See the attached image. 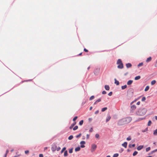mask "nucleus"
Returning <instances> with one entry per match:
<instances>
[{
    "mask_svg": "<svg viewBox=\"0 0 157 157\" xmlns=\"http://www.w3.org/2000/svg\"><path fill=\"white\" fill-rule=\"evenodd\" d=\"M105 89L107 90H109L110 87L109 85H105Z\"/></svg>",
    "mask_w": 157,
    "mask_h": 157,
    "instance_id": "15",
    "label": "nucleus"
},
{
    "mask_svg": "<svg viewBox=\"0 0 157 157\" xmlns=\"http://www.w3.org/2000/svg\"><path fill=\"white\" fill-rule=\"evenodd\" d=\"M68 155L67 151L66 150L64 152V156H67Z\"/></svg>",
    "mask_w": 157,
    "mask_h": 157,
    "instance_id": "25",
    "label": "nucleus"
},
{
    "mask_svg": "<svg viewBox=\"0 0 157 157\" xmlns=\"http://www.w3.org/2000/svg\"><path fill=\"white\" fill-rule=\"evenodd\" d=\"M48 148V147H45L44 148V151L46 150Z\"/></svg>",
    "mask_w": 157,
    "mask_h": 157,
    "instance_id": "64",
    "label": "nucleus"
},
{
    "mask_svg": "<svg viewBox=\"0 0 157 157\" xmlns=\"http://www.w3.org/2000/svg\"><path fill=\"white\" fill-rule=\"evenodd\" d=\"M133 81L132 80H129L127 82V84L128 85H131Z\"/></svg>",
    "mask_w": 157,
    "mask_h": 157,
    "instance_id": "13",
    "label": "nucleus"
},
{
    "mask_svg": "<svg viewBox=\"0 0 157 157\" xmlns=\"http://www.w3.org/2000/svg\"><path fill=\"white\" fill-rule=\"evenodd\" d=\"M94 96H93V95L90 98L89 100H93V99H94Z\"/></svg>",
    "mask_w": 157,
    "mask_h": 157,
    "instance_id": "38",
    "label": "nucleus"
},
{
    "mask_svg": "<svg viewBox=\"0 0 157 157\" xmlns=\"http://www.w3.org/2000/svg\"><path fill=\"white\" fill-rule=\"evenodd\" d=\"M39 157H43V155L42 154H40L39 155Z\"/></svg>",
    "mask_w": 157,
    "mask_h": 157,
    "instance_id": "55",
    "label": "nucleus"
},
{
    "mask_svg": "<svg viewBox=\"0 0 157 157\" xmlns=\"http://www.w3.org/2000/svg\"><path fill=\"white\" fill-rule=\"evenodd\" d=\"M157 151V149H155V150L153 151V152H155L156 151Z\"/></svg>",
    "mask_w": 157,
    "mask_h": 157,
    "instance_id": "62",
    "label": "nucleus"
},
{
    "mask_svg": "<svg viewBox=\"0 0 157 157\" xmlns=\"http://www.w3.org/2000/svg\"><path fill=\"white\" fill-rule=\"evenodd\" d=\"M84 51H85V52H88V50H87V49H86V48H84Z\"/></svg>",
    "mask_w": 157,
    "mask_h": 157,
    "instance_id": "50",
    "label": "nucleus"
},
{
    "mask_svg": "<svg viewBox=\"0 0 157 157\" xmlns=\"http://www.w3.org/2000/svg\"><path fill=\"white\" fill-rule=\"evenodd\" d=\"M83 120H82L80 121L79 123V125H82L83 124Z\"/></svg>",
    "mask_w": 157,
    "mask_h": 157,
    "instance_id": "28",
    "label": "nucleus"
},
{
    "mask_svg": "<svg viewBox=\"0 0 157 157\" xmlns=\"http://www.w3.org/2000/svg\"><path fill=\"white\" fill-rule=\"evenodd\" d=\"M8 152H9V150H7L6 151V153L5 154H6V155H7V154H8Z\"/></svg>",
    "mask_w": 157,
    "mask_h": 157,
    "instance_id": "60",
    "label": "nucleus"
},
{
    "mask_svg": "<svg viewBox=\"0 0 157 157\" xmlns=\"http://www.w3.org/2000/svg\"><path fill=\"white\" fill-rule=\"evenodd\" d=\"M146 100V98L144 97H143L141 99V101H145Z\"/></svg>",
    "mask_w": 157,
    "mask_h": 157,
    "instance_id": "44",
    "label": "nucleus"
},
{
    "mask_svg": "<svg viewBox=\"0 0 157 157\" xmlns=\"http://www.w3.org/2000/svg\"><path fill=\"white\" fill-rule=\"evenodd\" d=\"M115 82L114 83L115 84H116L117 85H118L119 84V82L117 81L116 78L114 79Z\"/></svg>",
    "mask_w": 157,
    "mask_h": 157,
    "instance_id": "16",
    "label": "nucleus"
},
{
    "mask_svg": "<svg viewBox=\"0 0 157 157\" xmlns=\"http://www.w3.org/2000/svg\"><path fill=\"white\" fill-rule=\"evenodd\" d=\"M153 134L155 136H156L157 135V129H155L154 131Z\"/></svg>",
    "mask_w": 157,
    "mask_h": 157,
    "instance_id": "23",
    "label": "nucleus"
},
{
    "mask_svg": "<svg viewBox=\"0 0 157 157\" xmlns=\"http://www.w3.org/2000/svg\"><path fill=\"white\" fill-rule=\"evenodd\" d=\"M66 149V147H64L61 150V153H62Z\"/></svg>",
    "mask_w": 157,
    "mask_h": 157,
    "instance_id": "34",
    "label": "nucleus"
},
{
    "mask_svg": "<svg viewBox=\"0 0 157 157\" xmlns=\"http://www.w3.org/2000/svg\"><path fill=\"white\" fill-rule=\"evenodd\" d=\"M106 93V92L105 91H103L102 92V94H105Z\"/></svg>",
    "mask_w": 157,
    "mask_h": 157,
    "instance_id": "49",
    "label": "nucleus"
},
{
    "mask_svg": "<svg viewBox=\"0 0 157 157\" xmlns=\"http://www.w3.org/2000/svg\"><path fill=\"white\" fill-rule=\"evenodd\" d=\"M140 76H136L135 78V80H139V79H140Z\"/></svg>",
    "mask_w": 157,
    "mask_h": 157,
    "instance_id": "22",
    "label": "nucleus"
},
{
    "mask_svg": "<svg viewBox=\"0 0 157 157\" xmlns=\"http://www.w3.org/2000/svg\"><path fill=\"white\" fill-rule=\"evenodd\" d=\"M137 100V99H136L134 101L132 102L131 103V105L134 102H135V101H136V100Z\"/></svg>",
    "mask_w": 157,
    "mask_h": 157,
    "instance_id": "59",
    "label": "nucleus"
},
{
    "mask_svg": "<svg viewBox=\"0 0 157 157\" xmlns=\"http://www.w3.org/2000/svg\"><path fill=\"white\" fill-rule=\"evenodd\" d=\"M60 149V147H56V150L57 151H59Z\"/></svg>",
    "mask_w": 157,
    "mask_h": 157,
    "instance_id": "48",
    "label": "nucleus"
},
{
    "mask_svg": "<svg viewBox=\"0 0 157 157\" xmlns=\"http://www.w3.org/2000/svg\"><path fill=\"white\" fill-rule=\"evenodd\" d=\"M155 67H157V60L156 61V63H155Z\"/></svg>",
    "mask_w": 157,
    "mask_h": 157,
    "instance_id": "61",
    "label": "nucleus"
},
{
    "mask_svg": "<svg viewBox=\"0 0 157 157\" xmlns=\"http://www.w3.org/2000/svg\"><path fill=\"white\" fill-rule=\"evenodd\" d=\"M133 89L131 88L128 89L127 91V95H129L130 97H132L133 95Z\"/></svg>",
    "mask_w": 157,
    "mask_h": 157,
    "instance_id": "3",
    "label": "nucleus"
},
{
    "mask_svg": "<svg viewBox=\"0 0 157 157\" xmlns=\"http://www.w3.org/2000/svg\"><path fill=\"white\" fill-rule=\"evenodd\" d=\"M127 142H124L122 144V146L124 147L125 148H126L127 146Z\"/></svg>",
    "mask_w": 157,
    "mask_h": 157,
    "instance_id": "17",
    "label": "nucleus"
},
{
    "mask_svg": "<svg viewBox=\"0 0 157 157\" xmlns=\"http://www.w3.org/2000/svg\"><path fill=\"white\" fill-rule=\"evenodd\" d=\"M156 82L155 80H153L151 82V85H153Z\"/></svg>",
    "mask_w": 157,
    "mask_h": 157,
    "instance_id": "29",
    "label": "nucleus"
},
{
    "mask_svg": "<svg viewBox=\"0 0 157 157\" xmlns=\"http://www.w3.org/2000/svg\"><path fill=\"white\" fill-rule=\"evenodd\" d=\"M132 120V118L131 117H128L122 119L120 120L118 124L119 125L121 126L129 123Z\"/></svg>",
    "mask_w": 157,
    "mask_h": 157,
    "instance_id": "1",
    "label": "nucleus"
},
{
    "mask_svg": "<svg viewBox=\"0 0 157 157\" xmlns=\"http://www.w3.org/2000/svg\"><path fill=\"white\" fill-rule=\"evenodd\" d=\"M76 124V122H74V123H73V124H72L70 126V127H69V128H70V129H72V128H73V127L74 126H75V125Z\"/></svg>",
    "mask_w": 157,
    "mask_h": 157,
    "instance_id": "12",
    "label": "nucleus"
},
{
    "mask_svg": "<svg viewBox=\"0 0 157 157\" xmlns=\"http://www.w3.org/2000/svg\"><path fill=\"white\" fill-rule=\"evenodd\" d=\"M78 118V117L77 116H76L75 117L73 118V121H75Z\"/></svg>",
    "mask_w": 157,
    "mask_h": 157,
    "instance_id": "45",
    "label": "nucleus"
},
{
    "mask_svg": "<svg viewBox=\"0 0 157 157\" xmlns=\"http://www.w3.org/2000/svg\"><path fill=\"white\" fill-rule=\"evenodd\" d=\"M29 152V151L28 150H26L25 151V154H27Z\"/></svg>",
    "mask_w": 157,
    "mask_h": 157,
    "instance_id": "54",
    "label": "nucleus"
},
{
    "mask_svg": "<svg viewBox=\"0 0 157 157\" xmlns=\"http://www.w3.org/2000/svg\"><path fill=\"white\" fill-rule=\"evenodd\" d=\"M107 109V107H104L101 109V111L102 112H104Z\"/></svg>",
    "mask_w": 157,
    "mask_h": 157,
    "instance_id": "26",
    "label": "nucleus"
},
{
    "mask_svg": "<svg viewBox=\"0 0 157 157\" xmlns=\"http://www.w3.org/2000/svg\"><path fill=\"white\" fill-rule=\"evenodd\" d=\"M100 71V69L99 68H97L95 69L94 71V73L95 75H97L98 73Z\"/></svg>",
    "mask_w": 157,
    "mask_h": 157,
    "instance_id": "8",
    "label": "nucleus"
},
{
    "mask_svg": "<svg viewBox=\"0 0 157 157\" xmlns=\"http://www.w3.org/2000/svg\"><path fill=\"white\" fill-rule=\"evenodd\" d=\"M81 136V134L80 133L78 135H77L76 136V137L77 138H78L79 137Z\"/></svg>",
    "mask_w": 157,
    "mask_h": 157,
    "instance_id": "43",
    "label": "nucleus"
},
{
    "mask_svg": "<svg viewBox=\"0 0 157 157\" xmlns=\"http://www.w3.org/2000/svg\"><path fill=\"white\" fill-rule=\"evenodd\" d=\"M143 147V145H140L137 147V150L138 151H140V150H141V149H142Z\"/></svg>",
    "mask_w": 157,
    "mask_h": 157,
    "instance_id": "11",
    "label": "nucleus"
},
{
    "mask_svg": "<svg viewBox=\"0 0 157 157\" xmlns=\"http://www.w3.org/2000/svg\"><path fill=\"white\" fill-rule=\"evenodd\" d=\"M101 101V98H99L96 101H95L94 103V105H95L97 103L99 102H100Z\"/></svg>",
    "mask_w": 157,
    "mask_h": 157,
    "instance_id": "19",
    "label": "nucleus"
},
{
    "mask_svg": "<svg viewBox=\"0 0 157 157\" xmlns=\"http://www.w3.org/2000/svg\"><path fill=\"white\" fill-rule=\"evenodd\" d=\"M126 66L127 68H128L132 67V65L130 63H128L126 64Z\"/></svg>",
    "mask_w": 157,
    "mask_h": 157,
    "instance_id": "9",
    "label": "nucleus"
},
{
    "mask_svg": "<svg viewBox=\"0 0 157 157\" xmlns=\"http://www.w3.org/2000/svg\"><path fill=\"white\" fill-rule=\"evenodd\" d=\"M73 148H71L70 149L69 151V153H71L73 152Z\"/></svg>",
    "mask_w": 157,
    "mask_h": 157,
    "instance_id": "39",
    "label": "nucleus"
},
{
    "mask_svg": "<svg viewBox=\"0 0 157 157\" xmlns=\"http://www.w3.org/2000/svg\"><path fill=\"white\" fill-rule=\"evenodd\" d=\"M149 87L148 86H146L145 90H144V91H147V90H148L149 89Z\"/></svg>",
    "mask_w": 157,
    "mask_h": 157,
    "instance_id": "24",
    "label": "nucleus"
},
{
    "mask_svg": "<svg viewBox=\"0 0 157 157\" xmlns=\"http://www.w3.org/2000/svg\"><path fill=\"white\" fill-rule=\"evenodd\" d=\"M151 57H149L146 60V61L147 62H149V61H151Z\"/></svg>",
    "mask_w": 157,
    "mask_h": 157,
    "instance_id": "20",
    "label": "nucleus"
},
{
    "mask_svg": "<svg viewBox=\"0 0 157 157\" xmlns=\"http://www.w3.org/2000/svg\"><path fill=\"white\" fill-rule=\"evenodd\" d=\"M113 94V92H110L108 94V95L109 96H111Z\"/></svg>",
    "mask_w": 157,
    "mask_h": 157,
    "instance_id": "46",
    "label": "nucleus"
},
{
    "mask_svg": "<svg viewBox=\"0 0 157 157\" xmlns=\"http://www.w3.org/2000/svg\"><path fill=\"white\" fill-rule=\"evenodd\" d=\"M151 121H149L148 122L147 125L148 126H150L151 125Z\"/></svg>",
    "mask_w": 157,
    "mask_h": 157,
    "instance_id": "37",
    "label": "nucleus"
},
{
    "mask_svg": "<svg viewBox=\"0 0 157 157\" xmlns=\"http://www.w3.org/2000/svg\"><path fill=\"white\" fill-rule=\"evenodd\" d=\"M99 112V110H97V111H96L95 112V113H94L95 114H97Z\"/></svg>",
    "mask_w": 157,
    "mask_h": 157,
    "instance_id": "51",
    "label": "nucleus"
},
{
    "mask_svg": "<svg viewBox=\"0 0 157 157\" xmlns=\"http://www.w3.org/2000/svg\"><path fill=\"white\" fill-rule=\"evenodd\" d=\"M86 144L85 142V141H81L80 142V144L81 145L84 144Z\"/></svg>",
    "mask_w": 157,
    "mask_h": 157,
    "instance_id": "35",
    "label": "nucleus"
},
{
    "mask_svg": "<svg viewBox=\"0 0 157 157\" xmlns=\"http://www.w3.org/2000/svg\"><path fill=\"white\" fill-rule=\"evenodd\" d=\"M136 108V106L135 105H133L130 108V113H133L134 110Z\"/></svg>",
    "mask_w": 157,
    "mask_h": 157,
    "instance_id": "4",
    "label": "nucleus"
},
{
    "mask_svg": "<svg viewBox=\"0 0 157 157\" xmlns=\"http://www.w3.org/2000/svg\"><path fill=\"white\" fill-rule=\"evenodd\" d=\"M119 155V154L118 153H116L113 155V157H117Z\"/></svg>",
    "mask_w": 157,
    "mask_h": 157,
    "instance_id": "33",
    "label": "nucleus"
},
{
    "mask_svg": "<svg viewBox=\"0 0 157 157\" xmlns=\"http://www.w3.org/2000/svg\"><path fill=\"white\" fill-rule=\"evenodd\" d=\"M111 117L109 115H107V117H106V122H107L110 119Z\"/></svg>",
    "mask_w": 157,
    "mask_h": 157,
    "instance_id": "10",
    "label": "nucleus"
},
{
    "mask_svg": "<svg viewBox=\"0 0 157 157\" xmlns=\"http://www.w3.org/2000/svg\"><path fill=\"white\" fill-rule=\"evenodd\" d=\"M57 146L55 144L53 143L52 145L51 149L52 151H55L56 149Z\"/></svg>",
    "mask_w": 157,
    "mask_h": 157,
    "instance_id": "5",
    "label": "nucleus"
},
{
    "mask_svg": "<svg viewBox=\"0 0 157 157\" xmlns=\"http://www.w3.org/2000/svg\"><path fill=\"white\" fill-rule=\"evenodd\" d=\"M153 153H154V152H153V151H152L150 153H149V155H150L151 154H153Z\"/></svg>",
    "mask_w": 157,
    "mask_h": 157,
    "instance_id": "63",
    "label": "nucleus"
},
{
    "mask_svg": "<svg viewBox=\"0 0 157 157\" xmlns=\"http://www.w3.org/2000/svg\"><path fill=\"white\" fill-rule=\"evenodd\" d=\"M127 87V86L126 85H125L123 86H122L121 88L122 90H124Z\"/></svg>",
    "mask_w": 157,
    "mask_h": 157,
    "instance_id": "27",
    "label": "nucleus"
},
{
    "mask_svg": "<svg viewBox=\"0 0 157 157\" xmlns=\"http://www.w3.org/2000/svg\"><path fill=\"white\" fill-rule=\"evenodd\" d=\"M78 128V126H75L73 128V130L74 131H75L77 130Z\"/></svg>",
    "mask_w": 157,
    "mask_h": 157,
    "instance_id": "40",
    "label": "nucleus"
},
{
    "mask_svg": "<svg viewBox=\"0 0 157 157\" xmlns=\"http://www.w3.org/2000/svg\"><path fill=\"white\" fill-rule=\"evenodd\" d=\"M89 136H90L89 134H87L86 135V139H88L89 138Z\"/></svg>",
    "mask_w": 157,
    "mask_h": 157,
    "instance_id": "53",
    "label": "nucleus"
},
{
    "mask_svg": "<svg viewBox=\"0 0 157 157\" xmlns=\"http://www.w3.org/2000/svg\"><path fill=\"white\" fill-rule=\"evenodd\" d=\"M131 137L130 136H129L128 137L127 139H126V140H131Z\"/></svg>",
    "mask_w": 157,
    "mask_h": 157,
    "instance_id": "42",
    "label": "nucleus"
},
{
    "mask_svg": "<svg viewBox=\"0 0 157 157\" xmlns=\"http://www.w3.org/2000/svg\"><path fill=\"white\" fill-rule=\"evenodd\" d=\"M143 63L142 62L141 63H139L137 65V66L139 67L141 66H142L143 65Z\"/></svg>",
    "mask_w": 157,
    "mask_h": 157,
    "instance_id": "36",
    "label": "nucleus"
},
{
    "mask_svg": "<svg viewBox=\"0 0 157 157\" xmlns=\"http://www.w3.org/2000/svg\"><path fill=\"white\" fill-rule=\"evenodd\" d=\"M150 149H151L150 147H148L146 148V152H147V151H149Z\"/></svg>",
    "mask_w": 157,
    "mask_h": 157,
    "instance_id": "32",
    "label": "nucleus"
},
{
    "mask_svg": "<svg viewBox=\"0 0 157 157\" xmlns=\"http://www.w3.org/2000/svg\"><path fill=\"white\" fill-rule=\"evenodd\" d=\"M147 130V128L145 129V130H143L142 132H145Z\"/></svg>",
    "mask_w": 157,
    "mask_h": 157,
    "instance_id": "56",
    "label": "nucleus"
},
{
    "mask_svg": "<svg viewBox=\"0 0 157 157\" xmlns=\"http://www.w3.org/2000/svg\"><path fill=\"white\" fill-rule=\"evenodd\" d=\"M122 63L121 60L120 59H118L117 60V64H119Z\"/></svg>",
    "mask_w": 157,
    "mask_h": 157,
    "instance_id": "14",
    "label": "nucleus"
},
{
    "mask_svg": "<svg viewBox=\"0 0 157 157\" xmlns=\"http://www.w3.org/2000/svg\"><path fill=\"white\" fill-rule=\"evenodd\" d=\"M80 147L81 148H84L85 147V146L84 144H82L81 145Z\"/></svg>",
    "mask_w": 157,
    "mask_h": 157,
    "instance_id": "52",
    "label": "nucleus"
},
{
    "mask_svg": "<svg viewBox=\"0 0 157 157\" xmlns=\"http://www.w3.org/2000/svg\"><path fill=\"white\" fill-rule=\"evenodd\" d=\"M147 110L145 108L139 109L136 113V115L138 116H142L145 114Z\"/></svg>",
    "mask_w": 157,
    "mask_h": 157,
    "instance_id": "2",
    "label": "nucleus"
},
{
    "mask_svg": "<svg viewBox=\"0 0 157 157\" xmlns=\"http://www.w3.org/2000/svg\"><path fill=\"white\" fill-rule=\"evenodd\" d=\"M137 153H138V152L136 151H135L133 153L132 155L133 156H135L137 154Z\"/></svg>",
    "mask_w": 157,
    "mask_h": 157,
    "instance_id": "30",
    "label": "nucleus"
},
{
    "mask_svg": "<svg viewBox=\"0 0 157 157\" xmlns=\"http://www.w3.org/2000/svg\"><path fill=\"white\" fill-rule=\"evenodd\" d=\"M97 148V145L94 144H92L91 146V152H94Z\"/></svg>",
    "mask_w": 157,
    "mask_h": 157,
    "instance_id": "6",
    "label": "nucleus"
},
{
    "mask_svg": "<svg viewBox=\"0 0 157 157\" xmlns=\"http://www.w3.org/2000/svg\"><path fill=\"white\" fill-rule=\"evenodd\" d=\"M73 136L72 135H71L68 137V139L69 140H71L73 139Z\"/></svg>",
    "mask_w": 157,
    "mask_h": 157,
    "instance_id": "31",
    "label": "nucleus"
},
{
    "mask_svg": "<svg viewBox=\"0 0 157 157\" xmlns=\"http://www.w3.org/2000/svg\"><path fill=\"white\" fill-rule=\"evenodd\" d=\"M89 131L90 132H92L93 131V128L92 127L89 130Z\"/></svg>",
    "mask_w": 157,
    "mask_h": 157,
    "instance_id": "47",
    "label": "nucleus"
},
{
    "mask_svg": "<svg viewBox=\"0 0 157 157\" xmlns=\"http://www.w3.org/2000/svg\"><path fill=\"white\" fill-rule=\"evenodd\" d=\"M95 137L97 138H98L99 137V135L98 134H96L95 135Z\"/></svg>",
    "mask_w": 157,
    "mask_h": 157,
    "instance_id": "41",
    "label": "nucleus"
},
{
    "mask_svg": "<svg viewBox=\"0 0 157 157\" xmlns=\"http://www.w3.org/2000/svg\"><path fill=\"white\" fill-rule=\"evenodd\" d=\"M88 120L89 121H91L92 119V118H89Z\"/></svg>",
    "mask_w": 157,
    "mask_h": 157,
    "instance_id": "58",
    "label": "nucleus"
},
{
    "mask_svg": "<svg viewBox=\"0 0 157 157\" xmlns=\"http://www.w3.org/2000/svg\"><path fill=\"white\" fill-rule=\"evenodd\" d=\"M124 67L123 64V63H121L120 64H119V65L117 66V68L119 69H122Z\"/></svg>",
    "mask_w": 157,
    "mask_h": 157,
    "instance_id": "7",
    "label": "nucleus"
},
{
    "mask_svg": "<svg viewBox=\"0 0 157 157\" xmlns=\"http://www.w3.org/2000/svg\"><path fill=\"white\" fill-rule=\"evenodd\" d=\"M135 146V144H129L128 145V147L129 148H132V147H134Z\"/></svg>",
    "mask_w": 157,
    "mask_h": 157,
    "instance_id": "18",
    "label": "nucleus"
},
{
    "mask_svg": "<svg viewBox=\"0 0 157 157\" xmlns=\"http://www.w3.org/2000/svg\"><path fill=\"white\" fill-rule=\"evenodd\" d=\"M80 150V147H76L75 149V151H79Z\"/></svg>",
    "mask_w": 157,
    "mask_h": 157,
    "instance_id": "21",
    "label": "nucleus"
},
{
    "mask_svg": "<svg viewBox=\"0 0 157 157\" xmlns=\"http://www.w3.org/2000/svg\"><path fill=\"white\" fill-rule=\"evenodd\" d=\"M140 101H138V102L136 104H137V105H139L140 104Z\"/></svg>",
    "mask_w": 157,
    "mask_h": 157,
    "instance_id": "57",
    "label": "nucleus"
}]
</instances>
